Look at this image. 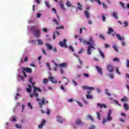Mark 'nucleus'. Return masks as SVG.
Returning a JSON list of instances; mask_svg holds the SVG:
<instances>
[{"instance_id": "nucleus-1", "label": "nucleus", "mask_w": 129, "mask_h": 129, "mask_svg": "<svg viewBox=\"0 0 129 129\" xmlns=\"http://www.w3.org/2000/svg\"><path fill=\"white\" fill-rule=\"evenodd\" d=\"M86 45H88L87 47V54L88 55L91 54V49H95V47L94 46H95V42H94L93 38L90 37L89 38V41L86 42Z\"/></svg>"}, {"instance_id": "nucleus-2", "label": "nucleus", "mask_w": 129, "mask_h": 129, "mask_svg": "<svg viewBox=\"0 0 129 129\" xmlns=\"http://www.w3.org/2000/svg\"><path fill=\"white\" fill-rule=\"evenodd\" d=\"M112 113V110L109 109V111L108 112L107 118H103V122L102 124H104L105 122H107V121H111L112 119V117L110 116L111 115Z\"/></svg>"}, {"instance_id": "nucleus-3", "label": "nucleus", "mask_w": 129, "mask_h": 129, "mask_svg": "<svg viewBox=\"0 0 129 129\" xmlns=\"http://www.w3.org/2000/svg\"><path fill=\"white\" fill-rule=\"evenodd\" d=\"M31 30L34 32V35L36 38H39L40 37V30L36 27H32Z\"/></svg>"}, {"instance_id": "nucleus-4", "label": "nucleus", "mask_w": 129, "mask_h": 129, "mask_svg": "<svg viewBox=\"0 0 129 129\" xmlns=\"http://www.w3.org/2000/svg\"><path fill=\"white\" fill-rule=\"evenodd\" d=\"M21 72L23 74L24 77L26 78L27 77V76L26 74V72L31 74L32 73V69L29 68H22V71H21Z\"/></svg>"}, {"instance_id": "nucleus-5", "label": "nucleus", "mask_w": 129, "mask_h": 129, "mask_svg": "<svg viewBox=\"0 0 129 129\" xmlns=\"http://www.w3.org/2000/svg\"><path fill=\"white\" fill-rule=\"evenodd\" d=\"M39 108H43V105H46V102H45V98H42L41 99V101H39Z\"/></svg>"}, {"instance_id": "nucleus-6", "label": "nucleus", "mask_w": 129, "mask_h": 129, "mask_svg": "<svg viewBox=\"0 0 129 129\" xmlns=\"http://www.w3.org/2000/svg\"><path fill=\"white\" fill-rule=\"evenodd\" d=\"M58 45H59V46L60 47H64L66 48H68V45H67V39H63V42H59L58 43Z\"/></svg>"}, {"instance_id": "nucleus-7", "label": "nucleus", "mask_w": 129, "mask_h": 129, "mask_svg": "<svg viewBox=\"0 0 129 129\" xmlns=\"http://www.w3.org/2000/svg\"><path fill=\"white\" fill-rule=\"evenodd\" d=\"M33 96H34L36 98V100L37 102H40V99L38 98L39 95L37 93H34V94L30 95L31 98H33Z\"/></svg>"}, {"instance_id": "nucleus-8", "label": "nucleus", "mask_w": 129, "mask_h": 129, "mask_svg": "<svg viewBox=\"0 0 129 129\" xmlns=\"http://www.w3.org/2000/svg\"><path fill=\"white\" fill-rule=\"evenodd\" d=\"M115 35H116V38H117L119 41L124 40V38H123V37H121L120 34H116L115 33L111 34V36H114Z\"/></svg>"}, {"instance_id": "nucleus-9", "label": "nucleus", "mask_w": 129, "mask_h": 129, "mask_svg": "<svg viewBox=\"0 0 129 129\" xmlns=\"http://www.w3.org/2000/svg\"><path fill=\"white\" fill-rule=\"evenodd\" d=\"M45 123H46V120L42 119L41 124L38 125V128L40 129H43V127L45 126Z\"/></svg>"}, {"instance_id": "nucleus-10", "label": "nucleus", "mask_w": 129, "mask_h": 129, "mask_svg": "<svg viewBox=\"0 0 129 129\" xmlns=\"http://www.w3.org/2000/svg\"><path fill=\"white\" fill-rule=\"evenodd\" d=\"M97 107L100 108V109H102L103 108H107V106L105 105V104H101L99 103H97Z\"/></svg>"}, {"instance_id": "nucleus-11", "label": "nucleus", "mask_w": 129, "mask_h": 129, "mask_svg": "<svg viewBox=\"0 0 129 129\" xmlns=\"http://www.w3.org/2000/svg\"><path fill=\"white\" fill-rule=\"evenodd\" d=\"M107 69L109 73H113V67H112V66L111 65V64H107Z\"/></svg>"}, {"instance_id": "nucleus-12", "label": "nucleus", "mask_w": 129, "mask_h": 129, "mask_svg": "<svg viewBox=\"0 0 129 129\" xmlns=\"http://www.w3.org/2000/svg\"><path fill=\"white\" fill-rule=\"evenodd\" d=\"M75 123L77 125H78L84 124V122L82 120H81L80 119H77V120H76Z\"/></svg>"}, {"instance_id": "nucleus-13", "label": "nucleus", "mask_w": 129, "mask_h": 129, "mask_svg": "<svg viewBox=\"0 0 129 129\" xmlns=\"http://www.w3.org/2000/svg\"><path fill=\"white\" fill-rule=\"evenodd\" d=\"M62 79L63 83H64V85H68V84L69 83V80H68V79L66 77H63Z\"/></svg>"}, {"instance_id": "nucleus-14", "label": "nucleus", "mask_w": 129, "mask_h": 129, "mask_svg": "<svg viewBox=\"0 0 129 129\" xmlns=\"http://www.w3.org/2000/svg\"><path fill=\"white\" fill-rule=\"evenodd\" d=\"M33 92L35 93L36 92H41L42 90H41L40 88L36 87H33Z\"/></svg>"}, {"instance_id": "nucleus-15", "label": "nucleus", "mask_w": 129, "mask_h": 129, "mask_svg": "<svg viewBox=\"0 0 129 129\" xmlns=\"http://www.w3.org/2000/svg\"><path fill=\"white\" fill-rule=\"evenodd\" d=\"M58 66H59L60 68H66L68 66V64L66 62H63L58 64Z\"/></svg>"}, {"instance_id": "nucleus-16", "label": "nucleus", "mask_w": 129, "mask_h": 129, "mask_svg": "<svg viewBox=\"0 0 129 129\" xmlns=\"http://www.w3.org/2000/svg\"><path fill=\"white\" fill-rule=\"evenodd\" d=\"M49 80L52 83H54V84L57 83V81L54 80V78L53 77H52L51 75H50V77H49Z\"/></svg>"}, {"instance_id": "nucleus-17", "label": "nucleus", "mask_w": 129, "mask_h": 129, "mask_svg": "<svg viewBox=\"0 0 129 129\" xmlns=\"http://www.w3.org/2000/svg\"><path fill=\"white\" fill-rule=\"evenodd\" d=\"M95 68L97 69V71L98 73H99L100 75H102V70L99 66H96Z\"/></svg>"}, {"instance_id": "nucleus-18", "label": "nucleus", "mask_w": 129, "mask_h": 129, "mask_svg": "<svg viewBox=\"0 0 129 129\" xmlns=\"http://www.w3.org/2000/svg\"><path fill=\"white\" fill-rule=\"evenodd\" d=\"M45 46L46 47V48L49 50H52V49H53V47H52L51 44L49 43H46L45 44Z\"/></svg>"}, {"instance_id": "nucleus-19", "label": "nucleus", "mask_w": 129, "mask_h": 129, "mask_svg": "<svg viewBox=\"0 0 129 129\" xmlns=\"http://www.w3.org/2000/svg\"><path fill=\"white\" fill-rule=\"evenodd\" d=\"M28 86L29 88H26V91H27L29 94H30L31 92L32 91V86H31L30 84H28Z\"/></svg>"}, {"instance_id": "nucleus-20", "label": "nucleus", "mask_w": 129, "mask_h": 129, "mask_svg": "<svg viewBox=\"0 0 129 129\" xmlns=\"http://www.w3.org/2000/svg\"><path fill=\"white\" fill-rule=\"evenodd\" d=\"M79 40L80 41V42H81L82 43V44H83V45L86 44L87 41L85 39H83L82 38H80L79 39Z\"/></svg>"}, {"instance_id": "nucleus-21", "label": "nucleus", "mask_w": 129, "mask_h": 129, "mask_svg": "<svg viewBox=\"0 0 129 129\" xmlns=\"http://www.w3.org/2000/svg\"><path fill=\"white\" fill-rule=\"evenodd\" d=\"M56 118H57V122H59L60 123H62V120L61 119V116H57Z\"/></svg>"}, {"instance_id": "nucleus-22", "label": "nucleus", "mask_w": 129, "mask_h": 129, "mask_svg": "<svg viewBox=\"0 0 129 129\" xmlns=\"http://www.w3.org/2000/svg\"><path fill=\"white\" fill-rule=\"evenodd\" d=\"M114 32V31L113 30V29L112 28H108V31L107 32V33L109 35H110V34H111V33L112 32Z\"/></svg>"}, {"instance_id": "nucleus-23", "label": "nucleus", "mask_w": 129, "mask_h": 129, "mask_svg": "<svg viewBox=\"0 0 129 129\" xmlns=\"http://www.w3.org/2000/svg\"><path fill=\"white\" fill-rule=\"evenodd\" d=\"M112 17H113L114 18H115L116 20H117L118 19L117 13L115 12H113L112 13Z\"/></svg>"}, {"instance_id": "nucleus-24", "label": "nucleus", "mask_w": 129, "mask_h": 129, "mask_svg": "<svg viewBox=\"0 0 129 129\" xmlns=\"http://www.w3.org/2000/svg\"><path fill=\"white\" fill-rule=\"evenodd\" d=\"M55 34H56L57 36H59V32L58 31H56L55 33H54V34H53V39H54V40H55V39H56Z\"/></svg>"}, {"instance_id": "nucleus-25", "label": "nucleus", "mask_w": 129, "mask_h": 129, "mask_svg": "<svg viewBox=\"0 0 129 129\" xmlns=\"http://www.w3.org/2000/svg\"><path fill=\"white\" fill-rule=\"evenodd\" d=\"M36 41L37 42V45H43V41H41L40 39H37Z\"/></svg>"}, {"instance_id": "nucleus-26", "label": "nucleus", "mask_w": 129, "mask_h": 129, "mask_svg": "<svg viewBox=\"0 0 129 129\" xmlns=\"http://www.w3.org/2000/svg\"><path fill=\"white\" fill-rule=\"evenodd\" d=\"M123 107H124V110H125V111L128 110L129 109V106L126 103H124Z\"/></svg>"}, {"instance_id": "nucleus-27", "label": "nucleus", "mask_w": 129, "mask_h": 129, "mask_svg": "<svg viewBox=\"0 0 129 129\" xmlns=\"http://www.w3.org/2000/svg\"><path fill=\"white\" fill-rule=\"evenodd\" d=\"M78 7L77 8L79 10H83V7L81 5V4L80 3H78Z\"/></svg>"}, {"instance_id": "nucleus-28", "label": "nucleus", "mask_w": 129, "mask_h": 129, "mask_svg": "<svg viewBox=\"0 0 129 129\" xmlns=\"http://www.w3.org/2000/svg\"><path fill=\"white\" fill-rule=\"evenodd\" d=\"M84 14L86 16L87 19H89V13H88V11H84Z\"/></svg>"}, {"instance_id": "nucleus-29", "label": "nucleus", "mask_w": 129, "mask_h": 129, "mask_svg": "<svg viewBox=\"0 0 129 129\" xmlns=\"http://www.w3.org/2000/svg\"><path fill=\"white\" fill-rule=\"evenodd\" d=\"M99 53L100 54L101 56H102V57L103 58H105V55H104V53H102V51L101 50V49H99Z\"/></svg>"}, {"instance_id": "nucleus-30", "label": "nucleus", "mask_w": 129, "mask_h": 129, "mask_svg": "<svg viewBox=\"0 0 129 129\" xmlns=\"http://www.w3.org/2000/svg\"><path fill=\"white\" fill-rule=\"evenodd\" d=\"M99 37L100 38L102 39L103 40H105V37L104 36V35L103 34H99Z\"/></svg>"}, {"instance_id": "nucleus-31", "label": "nucleus", "mask_w": 129, "mask_h": 129, "mask_svg": "<svg viewBox=\"0 0 129 129\" xmlns=\"http://www.w3.org/2000/svg\"><path fill=\"white\" fill-rule=\"evenodd\" d=\"M105 94L107 95L108 96H111V95L109 93V91L107 89H105Z\"/></svg>"}, {"instance_id": "nucleus-32", "label": "nucleus", "mask_w": 129, "mask_h": 129, "mask_svg": "<svg viewBox=\"0 0 129 129\" xmlns=\"http://www.w3.org/2000/svg\"><path fill=\"white\" fill-rule=\"evenodd\" d=\"M49 81V79L44 78L43 79V81L42 82V84H46Z\"/></svg>"}, {"instance_id": "nucleus-33", "label": "nucleus", "mask_w": 129, "mask_h": 129, "mask_svg": "<svg viewBox=\"0 0 129 129\" xmlns=\"http://www.w3.org/2000/svg\"><path fill=\"white\" fill-rule=\"evenodd\" d=\"M52 21L53 23H54L55 24V25H59V23L58 21H57L56 19H54L52 20Z\"/></svg>"}, {"instance_id": "nucleus-34", "label": "nucleus", "mask_w": 129, "mask_h": 129, "mask_svg": "<svg viewBox=\"0 0 129 129\" xmlns=\"http://www.w3.org/2000/svg\"><path fill=\"white\" fill-rule=\"evenodd\" d=\"M88 118H89V119H91L92 121H94V120L92 116H91L90 114L87 115Z\"/></svg>"}, {"instance_id": "nucleus-35", "label": "nucleus", "mask_w": 129, "mask_h": 129, "mask_svg": "<svg viewBox=\"0 0 129 129\" xmlns=\"http://www.w3.org/2000/svg\"><path fill=\"white\" fill-rule=\"evenodd\" d=\"M29 82L32 85H34V84L32 82V77H30L29 78Z\"/></svg>"}, {"instance_id": "nucleus-36", "label": "nucleus", "mask_w": 129, "mask_h": 129, "mask_svg": "<svg viewBox=\"0 0 129 129\" xmlns=\"http://www.w3.org/2000/svg\"><path fill=\"white\" fill-rule=\"evenodd\" d=\"M121 101L123 102H126V101H128V99L126 97H124L123 99H121Z\"/></svg>"}, {"instance_id": "nucleus-37", "label": "nucleus", "mask_w": 129, "mask_h": 129, "mask_svg": "<svg viewBox=\"0 0 129 129\" xmlns=\"http://www.w3.org/2000/svg\"><path fill=\"white\" fill-rule=\"evenodd\" d=\"M46 67L47 69H48V70L49 71L51 70V67H50V65L49 64V63L48 62L46 63Z\"/></svg>"}, {"instance_id": "nucleus-38", "label": "nucleus", "mask_w": 129, "mask_h": 129, "mask_svg": "<svg viewBox=\"0 0 129 129\" xmlns=\"http://www.w3.org/2000/svg\"><path fill=\"white\" fill-rule=\"evenodd\" d=\"M86 97L88 99H93V96L91 95H86Z\"/></svg>"}, {"instance_id": "nucleus-39", "label": "nucleus", "mask_w": 129, "mask_h": 129, "mask_svg": "<svg viewBox=\"0 0 129 129\" xmlns=\"http://www.w3.org/2000/svg\"><path fill=\"white\" fill-rule=\"evenodd\" d=\"M58 29H64V27L62 25L56 27V30Z\"/></svg>"}, {"instance_id": "nucleus-40", "label": "nucleus", "mask_w": 129, "mask_h": 129, "mask_svg": "<svg viewBox=\"0 0 129 129\" xmlns=\"http://www.w3.org/2000/svg\"><path fill=\"white\" fill-rule=\"evenodd\" d=\"M119 4H120V6L122 8H123V9H125V6L122 2H119Z\"/></svg>"}, {"instance_id": "nucleus-41", "label": "nucleus", "mask_w": 129, "mask_h": 129, "mask_svg": "<svg viewBox=\"0 0 129 129\" xmlns=\"http://www.w3.org/2000/svg\"><path fill=\"white\" fill-rule=\"evenodd\" d=\"M15 127L17 128H22V125L17 124H16Z\"/></svg>"}, {"instance_id": "nucleus-42", "label": "nucleus", "mask_w": 129, "mask_h": 129, "mask_svg": "<svg viewBox=\"0 0 129 129\" xmlns=\"http://www.w3.org/2000/svg\"><path fill=\"white\" fill-rule=\"evenodd\" d=\"M69 49H70V50L73 52L75 51V49L74 48H73V47H72V46L70 45V46H69Z\"/></svg>"}, {"instance_id": "nucleus-43", "label": "nucleus", "mask_w": 129, "mask_h": 129, "mask_svg": "<svg viewBox=\"0 0 129 129\" xmlns=\"http://www.w3.org/2000/svg\"><path fill=\"white\" fill-rule=\"evenodd\" d=\"M60 6L61 9H62V10H64V11L66 10V9L64 8V6L63 4H61L60 5Z\"/></svg>"}, {"instance_id": "nucleus-44", "label": "nucleus", "mask_w": 129, "mask_h": 129, "mask_svg": "<svg viewBox=\"0 0 129 129\" xmlns=\"http://www.w3.org/2000/svg\"><path fill=\"white\" fill-rule=\"evenodd\" d=\"M112 47H113V48L114 49V50H115L116 52L118 51L117 45H113Z\"/></svg>"}, {"instance_id": "nucleus-45", "label": "nucleus", "mask_w": 129, "mask_h": 129, "mask_svg": "<svg viewBox=\"0 0 129 129\" xmlns=\"http://www.w3.org/2000/svg\"><path fill=\"white\" fill-rule=\"evenodd\" d=\"M45 4L46 5V6L47 8H50V6H49L48 2H45Z\"/></svg>"}, {"instance_id": "nucleus-46", "label": "nucleus", "mask_w": 129, "mask_h": 129, "mask_svg": "<svg viewBox=\"0 0 129 129\" xmlns=\"http://www.w3.org/2000/svg\"><path fill=\"white\" fill-rule=\"evenodd\" d=\"M87 90H92V91H94V88H93V87H88V89Z\"/></svg>"}, {"instance_id": "nucleus-47", "label": "nucleus", "mask_w": 129, "mask_h": 129, "mask_svg": "<svg viewBox=\"0 0 129 129\" xmlns=\"http://www.w3.org/2000/svg\"><path fill=\"white\" fill-rule=\"evenodd\" d=\"M97 118L98 119L101 120V115L99 114L98 112H97Z\"/></svg>"}, {"instance_id": "nucleus-48", "label": "nucleus", "mask_w": 129, "mask_h": 129, "mask_svg": "<svg viewBox=\"0 0 129 129\" xmlns=\"http://www.w3.org/2000/svg\"><path fill=\"white\" fill-rule=\"evenodd\" d=\"M83 76L84 77H86L87 78H88L89 77V74L87 73H84Z\"/></svg>"}, {"instance_id": "nucleus-49", "label": "nucleus", "mask_w": 129, "mask_h": 129, "mask_svg": "<svg viewBox=\"0 0 129 129\" xmlns=\"http://www.w3.org/2000/svg\"><path fill=\"white\" fill-rule=\"evenodd\" d=\"M113 102L115 103L116 104H117L119 106H121V105L118 103V101H117L116 100H114Z\"/></svg>"}, {"instance_id": "nucleus-50", "label": "nucleus", "mask_w": 129, "mask_h": 129, "mask_svg": "<svg viewBox=\"0 0 129 129\" xmlns=\"http://www.w3.org/2000/svg\"><path fill=\"white\" fill-rule=\"evenodd\" d=\"M88 86H82V89H83L84 90H88Z\"/></svg>"}, {"instance_id": "nucleus-51", "label": "nucleus", "mask_w": 129, "mask_h": 129, "mask_svg": "<svg viewBox=\"0 0 129 129\" xmlns=\"http://www.w3.org/2000/svg\"><path fill=\"white\" fill-rule=\"evenodd\" d=\"M119 120L123 123L125 122V120H123V119L122 118H119Z\"/></svg>"}, {"instance_id": "nucleus-52", "label": "nucleus", "mask_w": 129, "mask_h": 129, "mask_svg": "<svg viewBox=\"0 0 129 129\" xmlns=\"http://www.w3.org/2000/svg\"><path fill=\"white\" fill-rule=\"evenodd\" d=\"M46 113L48 115H49L50 114V110L49 109H47Z\"/></svg>"}, {"instance_id": "nucleus-53", "label": "nucleus", "mask_w": 129, "mask_h": 129, "mask_svg": "<svg viewBox=\"0 0 129 129\" xmlns=\"http://www.w3.org/2000/svg\"><path fill=\"white\" fill-rule=\"evenodd\" d=\"M28 106L29 108H30L31 109H33L32 105H31V103H28Z\"/></svg>"}, {"instance_id": "nucleus-54", "label": "nucleus", "mask_w": 129, "mask_h": 129, "mask_svg": "<svg viewBox=\"0 0 129 129\" xmlns=\"http://www.w3.org/2000/svg\"><path fill=\"white\" fill-rule=\"evenodd\" d=\"M42 53H43V54L44 55H47L46 51H45L44 49H42Z\"/></svg>"}, {"instance_id": "nucleus-55", "label": "nucleus", "mask_w": 129, "mask_h": 129, "mask_svg": "<svg viewBox=\"0 0 129 129\" xmlns=\"http://www.w3.org/2000/svg\"><path fill=\"white\" fill-rule=\"evenodd\" d=\"M102 5H103V8H104L105 9H106L107 8V6L106 4H105L104 3H102Z\"/></svg>"}, {"instance_id": "nucleus-56", "label": "nucleus", "mask_w": 129, "mask_h": 129, "mask_svg": "<svg viewBox=\"0 0 129 129\" xmlns=\"http://www.w3.org/2000/svg\"><path fill=\"white\" fill-rule=\"evenodd\" d=\"M82 100L84 102L85 104H88V102H87V101H86L85 99H84V98H82Z\"/></svg>"}, {"instance_id": "nucleus-57", "label": "nucleus", "mask_w": 129, "mask_h": 129, "mask_svg": "<svg viewBox=\"0 0 129 129\" xmlns=\"http://www.w3.org/2000/svg\"><path fill=\"white\" fill-rule=\"evenodd\" d=\"M66 6H67L68 7H70L71 5L70 2H68L66 3Z\"/></svg>"}, {"instance_id": "nucleus-58", "label": "nucleus", "mask_w": 129, "mask_h": 129, "mask_svg": "<svg viewBox=\"0 0 129 129\" xmlns=\"http://www.w3.org/2000/svg\"><path fill=\"white\" fill-rule=\"evenodd\" d=\"M113 61H117L119 62V59H118L117 57H115L113 59Z\"/></svg>"}, {"instance_id": "nucleus-59", "label": "nucleus", "mask_w": 129, "mask_h": 129, "mask_svg": "<svg viewBox=\"0 0 129 129\" xmlns=\"http://www.w3.org/2000/svg\"><path fill=\"white\" fill-rule=\"evenodd\" d=\"M124 27H127V26H128L127 22L124 21Z\"/></svg>"}, {"instance_id": "nucleus-60", "label": "nucleus", "mask_w": 129, "mask_h": 129, "mask_svg": "<svg viewBox=\"0 0 129 129\" xmlns=\"http://www.w3.org/2000/svg\"><path fill=\"white\" fill-rule=\"evenodd\" d=\"M18 78H21V80L24 81V78L21 75H18Z\"/></svg>"}, {"instance_id": "nucleus-61", "label": "nucleus", "mask_w": 129, "mask_h": 129, "mask_svg": "<svg viewBox=\"0 0 129 129\" xmlns=\"http://www.w3.org/2000/svg\"><path fill=\"white\" fill-rule=\"evenodd\" d=\"M77 103L80 107L83 106V104L82 103H81L80 102H77Z\"/></svg>"}, {"instance_id": "nucleus-62", "label": "nucleus", "mask_w": 129, "mask_h": 129, "mask_svg": "<svg viewBox=\"0 0 129 129\" xmlns=\"http://www.w3.org/2000/svg\"><path fill=\"white\" fill-rule=\"evenodd\" d=\"M83 51H84V49H80V50H79V54H81V53H82L83 52Z\"/></svg>"}, {"instance_id": "nucleus-63", "label": "nucleus", "mask_w": 129, "mask_h": 129, "mask_svg": "<svg viewBox=\"0 0 129 129\" xmlns=\"http://www.w3.org/2000/svg\"><path fill=\"white\" fill-rule=\"evenodd\" d=\"M126 62H127V63H126V67H127V68H129V60H128V59H126Z\"/></svg>"}, {"instance_id": "nucleus-64", "label": "nucleus", "mask_w": 129, "mask_h": 129, "mask_svg": "<svg viewBox=\"0 0 129 129\" xmlns=\"http://www.w3.org/2000/svg\"><path fill=\"white\" fill-rule=\"evenodd\" d=\"M42 31H43V32H44L45 33H47L48 32V29H47L46 28H43V29H42Z\"/></svg>"}]
</instances>
